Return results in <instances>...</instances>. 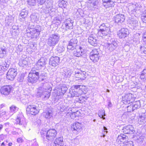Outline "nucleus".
<instances>
[{"label": "nucleus", "instance_id": "obj_55", "mask_svg": "<svg viewBox=\"0 0 146 146\" xmlns=\"http://www.w3.org/2000/svg\"><path fill=\"white\" fill-rule=\"evenodd\" d=\"M143 140V137L141 136L139 138H138L137 141V142L139 143H142V142Z\"/></svg>", "mask_w": 146, "mask_h": 146}, {"label": "nucleus", "instance_id": "obj_48", "mask_svg": "<svg viewBox=\"0 0 146 146\" xmlns=\"http://www.w3.org/2000/svg\"><path fill=\"white\" fill-rule=\"evenodd\" d=\"M102 1L104 3H107L108 5H110V3L111 5H109L110 7H111L112 6V5H113V2L111 1V0H102Z\"/></svg>", "mask_w": 146, "mask_h": 146}, {"label": "nucleus", "instance_id": "obj_25", "mask_svg": "<svg viewBox=\"0 0 146 146\" xmlns=\"http://www.w3.org/2000/svg\"><path fill=\"white\" fill-rule=\"evenodd\" d=\"M73 21L70 18H68L66 20L64 23L63 25H65V27L67 29H71L72 28L73 26Z\"/></svg>", "mask_w": 146, "mask_h": 146}, {"label": "nucleus", "instance_id": "obj_34", "mask_svg": "<svg viewBox=\"0 0 146 146\" xmlns=\"http://www.w3.org/2000/svg\"><path fill=\"white\" fill-rule=\"evenodd\" d=\"M7 53L6 47L3 46L0 48V58H3Z\"/></svg>", "mask_w": 146, "mask_h": 146}, {"label": "nucleus", "instance_id": "obj_62", "mask_svg": "<svg viewBox=\"0 0 146 146\" xmlns=\"http://www.w3.org/2000/svg\"><path fill=\"white\" fill-rule=\"evenodd\" d=\"M80 113L79 111H77L76 112H72V115H74V116L76 117L78 116L79 115Z\"/></svg>", "mask_w": 146, "mask_h": 146}, {"label": "nucleus", "instance_id": "obj_35", "mask_svg": "<svg viewBox=\"0 0 146 146\" xmlns=\"http://www.w3.org/2000/svg\"><path fill=\"white\" fill-rule=\"evenodd\" d=\"M64 44L63 43H61L59 44L56 50L59 52H61L64 51Z\"/></svg>", "mask_w": 146, "mask_h": 146}, {"label": "nucleus", "instance_id": "obj_7", "mask_svg": "<svg viewBox=\"0 0 146 146\" xmlns=\"http://www.w3.org/2000/svg\"><path fill=\"white\" fill-rule=\"evenodd\" d=\"M57 134V132L54 129H49L46 132V139L48 141H51L54 140Z\"/></svg>", "mask_w": 146, "mask_h": 146}, {"label": "nucleus", "instance_id": "obj_49", "mask_svg": "<svg viewBox=\"0 0 146 146\" xmlns=\"http://www.w3.org/2000/svg\"><path fill=\"white\" fill-rule=\"evenodd\" d=\"M127 110L128 112H131L135 110L133 109V105H130L127 106Z\"/></svg>", "mask_w": 146, "mask_h": 146}, {"label": "nucleus", "instance_id": "obj_51", "mask_svg": "<svg viewBox=\"0 0 146 146\" xmlns=\"http://www.w3.org/2000/svg\"><path fill=\"white\" fill-rule=\"evenodd\" d=\"M107 129L105 126L103 127V132L102 133V135H101V137H105V135L108 132V131H107Z\"/></svg>", "mask_w": 146, "mask_h": 146}, {"label": "nucleus", "instance_id": "obj_5", "mask_svg": "<svg viewBox=\"0 0 146 146\" xmlns=\"http://www.w3.org/2000/svg\"><path fill=\"white\" fill-rule=\"evenodd\" d=\"M28 28L31 30L29 33L31 35L30 36L31 38H36L37 36H38L41 31V27L38 25L35 27L34 25L30 24H29Z\"/></svg>", "mask_w": 146, "mask_h": 146}, {"label": "nucleus", "instance_id": "obj_54", "mask_svg": "<svg viewBox=\"0 0 146 146\" xmlns=\"http://www.w3.org/2000/svg\"><path fill=\"white\" fill-rule=\"evenodd\" d=\"M46 132L44 130H42L40 132V134L42 137H44V136L46 135Z\"/></svg>", "mask_w": 146, "mask_h": 146}, {"label": "nucleus", "instance_id": "obj_15", "mask_svg": "<svg viewBox=\"0 0 146 146\" xmlns=\"http://www.w3.org/2000/svg\"><path fill=\"white\" fill-rule=\"evenodd\" d=\"M64 142L62 137L56 138L53 143H52L49 146H63Z\"/></svg>", "mask_w": 146, "mask_h": 146}, {"label": "nucleus", "instance_id": "obj_16", "mask_svg": "<svg viewBox=\"0 0 146 146\" xmlns=\"http://www.w3.org/2000/svg\"><path fill=\"white\" fill-rule=\"evenodd\" d=\"M82 123L76 122L74 123L71 126V129L75 132H80L82 129Z\"/></svg>", "mask_w": 146, "mask_h": 146}, {"label": "nucleus", "instance_id": "obj_42", "mask_svg": "<svg viewBox=\"0 0 146 146\" xmlns=\"http://www.w3.org/2000/svg\"><path fill=\"white\" fill-rule=\"evenodd\" d=\"M59 7L62 9L65 8L66 6V2L64 0H62L59 2L58 4Z\"/></svg>", "mask_w": 146, "mask_h": 146}, {"label": "nucleus", "instance_id": "obj_63", "mask_svg": "<svg viewBox=\"0 0 146 146\" xmlns=\"http://www.w3.org/2000/svg\"><path fill=\"white\" fill-rule=\"evenodd\" d=\"M24 79V76L23 75H21L18 78V80L20 82H22L23 81Z\"/></svg>", "mask_w": 146, "mask_h": 146}, {"label": "nucleus", "instance_id": "obj_9", "mask_svg": "<svg viewBox=\"0 0 146 146\" xmlns=\"http://www.w3.org/2000/svg\"><path fill=\"white\" fill-rule=\"evenodd\" d=\"M17 74L16 69L11 68L9 70L6 74L7 78L11 80H13L16 77Z\"/></svg>", "mask_w": 146, "mask_h": 146}, {"label": "nucleus", "instance_id": "obj_8", "mask_svg": "<svg viewBox=\"0 0 146 146\" xmlns=\"http://www.w3.org/2000/svg\"><path fill=\"white\" fill-rule=\"evenodd\" d=\"M27 113L33 115H35L39 112L38 108L34 105H29L26 108Z\"/></svg>", "mask_w": 146, "mask_h": 146}, {"label": "nucleus", "instance_id": "obj_22", "mask_svg": "<svg viewBox=\"0 0 146 146\" xmlns=\"http://www.w3.org/2000/svg\"><path fill=\"white\" fill-rule=\"evenodd\" d=\"M138 122L139 124H143L146 122V112L139 115Z\"/></svg>", "mask_w": 146, "mask_h": 146}, {"label": "nucleus", "instance_id": "obj_39", "mask_svg": "<svg viewBox=\"0 0 146 146\" xmlns=\"http://www.w3.org/2000/svg\"><path fill=\"white\" fill-rule=\"evenodd\" d=\"M19 64L20 66L24 67L28 65V62L25 60H19Z\"/></svg>", "mask_w": 146, "mask_h": 146}, {"label": "nucleus", "instance_id": "obj_47", "mask_svg": "<svg viewBox=\"0 0 146 146\" xmlns=\"http://www.w3.org/2000/svg\"><path fill=\"white\" fill-rule=\"evenodd\" d=\"M31 20L33 22H35L38 20L37 16L35 15H31Z\"/></svg>", "mask_w": 146, "mask_h": 146}, {"label": "nucleus", "instance_id": "obj_59", "mask_svg": "<svg viewBox=\"0 0 146 146\" xmlns=\"http://www.w3.org/2000/svg\"><path fill=\"white\" fill-rule=\"evenodd\" d=\"M74 143L76 145L79 143V139L78 136L76 137L74 139Z\"/></svg>", "mask_w": 146, "mask_h": 146}, {"label": "nucleus", "instance_id": "obj_6", "mask_svg": "<svg viewBox=\"0 0 146 146\" xmlns=\"http://www.w3.org/2000/svg\"><path fill=\"white\" fill-rule=\"evenodd\" d=\"M133 96V95L130 93L126 94L122 96V101L124 104H129L134 101Z\"/></svg>", "mask_w": 146, "mask_h": 146}, {"label": "nucleus", "instance_id": "obj_41", "mask_svg": "<svg viewBox=\"0 0 146 146\" xmlns=\"http://www.w3.org/2000/svg\"><path fill=\"white\" fill-rule=\"evenodd\" d=\"M146 69H144L141 72L140 77L141 79H145L146 80Z\"/></svg>", "mask_w": 146, "mask_h": 146}, {"label": "nucleus", "instance_id": "obj_30", "mask_svg": "<svg viewBox=\"0 0 146 146\" xmlns=\"http://www.w3.org/2000/svg\"><path fill=\"white\" fill-rule=\"evenodd\" d=\"M60 111L61 112H64L65 113H67L68 111H71L72 108H69L68 107L65 106H62L59 108Z\"/></svg>", "mask_w": 146, "mask_h": 146}, {"label": "nucleus", "instance_id": "obj_60", "mask_svg": "<svg viewBox=\"0 0 146 146\" xmlns=\"http://www.w3.org/2000/svg\"><path fill=\"white\" fill-rule=\"evenodd\" d=\"M72 115H72V112L71 111H69L67 112L66 115V117L68 118L71 117Z\"/></svg>", "mask_w": 146, "mask_h": 146}, {"label": "nucleus", "instance_id": "obj_14", "mask_svg": "<svg viewBox=\"0 0 146 146\" xmlns=\"http://www.w3.org/2000/svg\"><path fill=\"white\" fill-rule=\"evenodd\" d=\"M86 73L85 72H82L80 70H77L75 71L74 76L76 78H78L77 80H84L86 78Z\"/></svg>", "mask_w": 146, "mask_h": 146}, {"label": "nucleus", "instance_id": "obj_4", "mask_svg": "<svg viewBox=\"0 0 146 146\" xmlns=\"http://www.w3.org/2000/svg\"><path fill=\"white\" fill-rule=\"evenodd\" d=\"M128 137L125 135L121 134L118 136L116 141V143L120 144V142L123 143L126 146H133V142L132 141H128Z\"/></svg>", "mask_w": 146, "mask_h": 146}, {"label": "nucleus", "instance_id": "obj_46", "mask_svg": "<svg viewBox=\"0 0 146 146\" xmlns=\"http://www.w3.org/2000/svg\"><path fill=\"white\" fill-rule=\"evenodd\" d=\"M95 54L100 55L98 51V49H94L92 50V52L90 53V55H93Z\"/></svg>", "mask_w": 146, "mask_h": 146}, {"label": "nucleus", "instance_id": "obj_3", "mask_svg": "<svg viewBox=\"0 0 146 146\" xmlns=\"http://www.w3.org/2000/svg\"><path fill=\"white\" fill-rule=\"evenodd\" d=\"M60 38V36L58 34L56 33L52 34L48 36L47 44L50 46L54 47L58 43Z\"/></svg>", "mask_w": 146, "mask_h": 146}, {"label": "nucleus", "instance_id": "obj_58", "mask_svg": "<svg viewBox=\"0 0 146 146\" xmlns=\"http://www.w3.org/2000/svg\"><path fill=\"white\" fill-rule=\"evenodd\" d=\"M4 125H5V127H6L7 128L5 129V131H6L7 129V128L9 127L12 126L11 124H10L9 122H7L4 123Z\"/></svg>", "mask_w": 146, "mask_h": 146}, {"label": "nucleus", "instance_id": "obj_13", "mask_svg": "<svg viewBox=\"0 0 146 146\" xmlns=\"http://www.w3.org/2000/svg\"><path fill=\"white\" fill-rule=\"evenodd\" d=\"M16 122L17 124L20 125H25L26 124L25 119L22 113H19L17 116Z\"/></svg>", "mask_w": 146, "mask_h": 146}, {"label": "nucleus", "instance_id": "obj_36", "mask_svg": "<svg viewBox=\"0 0 146 146\" xmlns=\"http://www.w3.org/2000/svg\"><path fill=\"white\" fill-rule=\"evenodd\" d=\"M78 41L77 39L76 38H74L72 39L69 41V43L70 45L71 46L75 47L77 45Z\"/></svg>", "mask_w": 146, "mask_h": 146}, {"label": "nucleus", "instance_id": "obj_21", "mask_svg": "<svg viewBox=\"0 0 146 146\" xmlns=\"http://www.w3.org/2000/svg\"><path fill=\"white\" fill-rule=\"evenodd\" d=\"M73 53L75 56L79 57L82 56L84 54V49L80 46L78 48L75 50Z\"/></svg>", "mask_w": 146, "mask_h": 146}, {"label": "nucleus", "instance_id": "obj_52", "mask_svg": "<svg viewBox=\"0 0 146 146\" xmlns=\"http://www.w3.org/2000/svg\"><path fill=\"white\" fill-rule=\"evenodd\" d=\"M76 101L80 103H82L84 102V100L83 97H81L77 98L76 100Z\"/></svg>", "mask_w": 146, "mask_h": 146}, {"label": "nucleus", "instance_id": "obj_32", "mask_svg": "<svg viewBox=\"0 0 146 146\" xmlns=\"http://www.w3.org/2000/svg\"><path fill=\"white\" fill-rule=\"evenodd\" d=\"M100 55H90V59L94 62H96L98 61Z\"/></svg>", "mask_w": 146, "mask_h": 146}, {"label": "nucleus", "instance_id": "obj_23", "mask_svg": "<svg viewBox=\"0 0 146 146\" xmlns=\"http://www.w3.org/2000/svg\"><path fill=\"white\" fill-rule=\"evenodd\" d=\"M10 64V62L8 60H5L2 62L1 65H0V71L7 70L9 67Z\"/></svg>", "mask_w": 146, "mask_h": 146}, {"label": "nucleus", "instance_id": "obj_19", "mask_svg": "<svg viewBox=\"0 0 146 146\" xmlns=\"http://www.w3.org/2000/svg\"><path fill=\"white\" fill-rule=\"evenodd\" d=\"M122 130L123 132L125 134L132 133L134 131L133 127L130 125L124 126Z\"/></svg>", "mask_w": 146, "mask_h": 146}, {"label": "nucleus", "instance_id": "obj_31", "mask_svg": "<svg viewBox=\"0 0 146 146\" xmlns=\"http://www.w3.org/2000/svg\"><path fill=\"white\" fill-rule=\"evenodd\" d=\"M71 74V73L70 70L65 69L62 73V77L63 78L69 77L70 76Z\"/></svg>", "mask_w": 146, "mask_h": 146}, {"label": "nucleus", "instance_id": "obj_12", "mask_svg": "<svg viewBox=\"0 0 146 146\" xmlns=\"http://www.w3.org/2000/svg\"><path fill=\"white\" fill-rule=\"evenodd\" d=\"M60 61V58L58 56L51 57L50 59L49 64L52 66H56L58 65Z\"/></svg>", "mask_w": 146, "mask_h": 146}, {"label": "nucleus", "instance_id": "obj_1", "mask_svg": "<svg viewBox=\"0 0 146 146\" xmlns=\"http://www.w3.org/2000/svg\"><path fill=\"white\" fill-rule=\"evenodd\" d=\"M38 80L40 82L44 81L45 83H42V86L38 88L37 95L40 97H42L44 100H46L49 98L50 95V88L48 84L47 83V74L44 72H41L39 71V74L38 77Z\"/></svg>", "mask_w": 146, "mask_h": 146}, {"label": "nucleus", "instance_id": "obj_61", "mask_svg": "<svg viewBox=\"0 0 146 146\" xmlns=\"http://www.w3.org/2000/svg\"><path fill=\"white\" fill-rule=\"evenodd\" d=\"M46 0H37V3L40 5H42L45 2Z\"/></svg>", "mask_w": 146, "mask_h": 146}, {"label": "nucleus", "instance_id": "obj_2", "mask_svg": "<svg viewBox=\"0 0 146 146\" xmlns=\"http://www.w3.org/2000/svg\"><path fill=\"white\" fill-rule=\"evenodd\" d=\"M39 70L35 68H33L28 74L27 81L29 83L34 84L38 80Z\"/></svg>", "mask_w": 146, "mask_h": 146}, {"label": "nucleus", "instance_id": "obj_50", "mask_svg": "<svg viewBox=\"0 0 146 146\" xmlns=\"http://www.w3.org/2000/svg\"><path fill=\"white\" fill-rule=\"evenodd\" d=\"M31 146H38V144L35 139L33 140L30 142Z\"/></svg>", "mask_w": 146, "mask_h": 146}, {"label": "nucleus", "instance_id": "obj_37", "mask_svg": "<svg viewBox=\"0 0 146 146\" xmlns=\"http://www.w3.org/2000/svg\"><path fill=\"white\" fill-rule=\"evenodd\" d=\"M129 23L133 27H136L138 26V22L137 21L132 19L129 21Z\"/></svg>", "mask_w": 146, "mask_h": 146}, {"label": "nucleus", "instance_id": "obj_28", "mask_svg": "<svg viewBox=\"0 0 146 146\" xmlns=\"http://www.w3.org/2000/svg\"><path fill=\"white\" fill-rule=\"evenodd\" d=\"M117 45H111L107 44L106 45L107 49L109 52H111L115 50L117 47Z\"/></svg>", "mask_w": 146, "mask_h": 146}, {"label": "nucleus", "instance_id": "obj_27", "mask_svg": "<svg viewBox=\"0 0 146 146\" xmlns=\"http://www.w3.org/2000/svg\"><path fill=\"white\" fill-rule=\"evenodd\" d=\"M88 42L91 45L95 46L96 44V39L92 35H91L88 38Z\"/></svg>", "mask_w": 146, "mask_h": 146}, {"label": "nucleus", "instance_id": "obj_43", "mask_svg": "<svg viewBox=\"0 0 146 146\" xmlns=\"http://www.w3.org/2000/svg\"><path fill=\"white\" fill-rule=\"evenodd\" d=\"M28 13L26 10H22L20 13V17L23 18L26 17L27 14Z\"/></svg>", "mask_w": 146, "mask_h": 146}, {"label": "nucleus", "instance_id": "obj_44", "mask_svg": "<svg viewBox=\"0 0 146 146\" xmlns=\"http://www.w3.org/2000/svg\"><path fill=\"white\" fill-rule=\"evenodd\" d=\"M105 111L104 110H102L100 111L98 113V115L99 117L102 118L103 119H104L105 118L104 116H105Z\"/></svg>", "mask_w": 146, "mask_h": 146}, {"label": "nucleus", "instance_id": "obj_33", "mask_svg": "<svg viewBox=\"0 0 146 146\" xmlns=\"http://www.w3.org/2000/svg\"><path fill=\"white\" fill-rule=\"evenodd\" d=\"M110 32L99 29L98 30V34L99 36L102 37L103 36H106Z\"/></svg>", "mask_w": 146, "mask_h": 146}, {"label": "nucleus", "instance_id": "obj_10", "mask_svg": "<svg viewBox=\"0 0 146 146\" xmlns=\"http://www.w3.org/2000/svg\"><path fill=\"white\" fill-rule=\"evenodd\" d=\"M68 88L65 85L61 87L60 88H58L55 91V94L56 96L63 95L65 93Z\"/></svg>", "mask_w": 146, "mask_h": 146}, {"label": "nucleus", "instance_id": "obj_57", "mask_svg": "<svg viewBox=\"0 0 146 146\" xmlns=\"http://www.w3.org/2000/svg\"><path fill=\"white\" fill-rule=\"evenodd\" d=\"M140 50L145 54H146V47L144 46H141L140 48Z\"/></svg>", "mask_w": 146, "mask_h": 146}, {"label": "nucleus", "instance_id": "obj_24", "mask_svg": "<svg viewBox=\"0 0 146 146\" xmlns=\"http://www.w3.org/2000/svg\"><path fill=\"white\" fill-rule=\"evenodd\" d=\"M44 116L46 119H50L52 117L53 113L52 108H48L43 113Z\"/></svg>", "mask_w": 146, "mask_h": 146}, {"label": "nucleus", "instance_id": "obj_45", "mask_svg": "<svg viewBox=\"0 0 146 146\" xmlns=\"http://www.w3.org/2000/svg\"><path fill=\"white\" fill-rule=\"evenodd\" d=\"M36 3H37V0H28V4L31 6H34Z\"/></svg>", "mask_w": 146, "mask_h": 146}, {"label": "nucleus", "instance_id": "obj_38", "mask_svg": "<svg viewBox=\"0 0 146 146\" xmlns=\"http://www.w3.org/2000/svg\"><path fill=\"white\" fill-rule=\"evenodd\" d=\"M133 109L134 110L139 108L141 107L140 102L139 101H136L133 104Z\"/></svg>", "mask_w": 146, "mask_h": 146}, {"label": "nucleus", "instance_id": "obj_17", "mask_svg": "<svg viewBox=\"0 0 146 146\" xmlns=\"http://www.w3.org/2000/svg\"><path fill=\"white\" fill-rule=\"evenodd\" d=\"M129 34L128 29L124 28H122L119 31L118 35L120 38H124L127 37Z\"/></svg>", "mask_w": 146, "mask_h": 146}, {"label": "nucleus", "instance_id": "obj_53", "mask_svg": "<svg viewBox=\"0 0 146 146\" xmlns=\"http://www.w3.org/2000/svg\"><path fill=\"white\" fill-rule=\"evenodd\" d=\"M10 111L12 112H15L18 110L17 108L15 106H12L10 108Z\"/></svg>", "mask_w": 146, "mask_h": 146}, {"label": "nucleus", "instance_id": "obj_64", "mask_svg": "<svg viewBox=\"0 0 146 146\" xmlns=\"http://www.w3.org/2000/svg\"><path fill=\"white\" fill-rule=\"evenodd\" d=\"M75 48V47H74L71 45H70L69 44H68V45L67 46V48L68 50H73Z\"/></svg>", "mask_w": 146, "mask_h": 146}, {"label": "nucleus", "instance_id": "obj_11", "mask_svg": "<svg viewBox=\"0 0 146 146\" xmlns=\"http://www.w3.org/2000/svg\"><path fill=\"white\" fill-rule=\"evenodd\" d=\"M12 87L10 85L4 86L2 87L0 89L1 93L5 95H7L10 94Z\"/></svg>", "mask_w": 146, "mask_h": 146}, {"label": "nucleus", "instance_id": "obj_56", "mask_svg": "<svg viewBox=\"0 0 146 146\" xmlns=\"http://www.w3.org/2000/svg\"><path fill=\"white\" fill-rule=\"evenodd\" d=\"M81 87H82V86L80 85H75L73 89L77 90H78V91L80 90H82V89L81 88Z\"/></svg>", "mask_w": 146, "mask_h": 146}, {"label": "nucleus", "instance_id": "obj_18", "mask_svg": "<svg viewBox=\"0 0 146 146\" xmlns=\"http://www.w3.org/2000/svg\"><path fill=\"white\" fill-rule=\"evenodd\" d=\"M83 91L82 90L72 89L70 90V94L71 95V97L74 96L78 97L81 96L83 93Z\"/></svg>", "mask_w": 146, "mask_h": 146}, {"label": "nucleus", "instance_id": "obj_26", "mask_svg": "<svg viewBox=\"0 0 146 146\" xmlns=\"http://www.w3.org/2000/svg\"><path fill=\"white\" fill-rule=\"evenodd\" d=\"M45 64V59L44 58H41L37 62L36 66L38 68H41V67L44 66Z\"/></svg>", "mask_w": 146, "mask_h": 146}, {"label": "nucleus", "instance_id": "obj_29", "mask_svg": "<svg viewBox=\"0 0 146 146\" xmlns=\"http://www.w3.org/2000/svg\"><path fill=\"white\" fill-rule=\"evenodd\" d=\"M99 28L100 29L104 30L109 32H110V26L107 24L103 23L99 27Z\"/></svg>", "mask_w": 146, "mask_h": 146}, {"label": "nucleus", "instance_id": "obj_20", "mask_svg": "<svg viewBox=\"0 0 146 146\" xmlns=\"http://www.w3.org/2000/svg\"><path fill=\"white\" fill-rule=\"evenodd\" d=\"M115 22L119 24L123 23L125 20L124 15L119 14H117L114 17Z\"/></svg>", "mask_w": 146, "mask_h": 146}, {"label": "nucleus", "instance_id": "obj_40", "mask_svg": "<svg viewBox=\"0 0 146 146\" xmlns=\"http://www.w3.org/2000/svg\"><path fill=\"white\" fill-rule=\"evenodd\" d=\"M107 44L112 45L113 44L117 45L116 40L114 38H109L108 40Z\"/></svg>", "mask_w": 146, "mask_h": 146}]
</instances>
